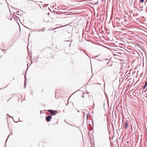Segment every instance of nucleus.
<instances>
[{"instance_id": "obj_48", "label": "nucleus", "mask_w": 147, "mask_h": 147, "mask_svg": "<svg viewBox=\"0 0 147 147\" xmlns=\"http://www.w3.org/2000/svg\"><path fill=\"white\" fill-rule=\"evenodd\" d=\"M73 94H74V93H72V95Z\"/></svg>"}, {"instance_id": "obj_35", "label": "nucleus", "mask_w": 147, "mask_h": 147, "mask_svg": "<svg viewBox=\"0 0 147 147\" xmlns=\"http://www.w3.org/2000/svg\"><path fill=\"white\" fill-rule=\"evenodd\" d=\"M119 12L120 11V12H121V10L119 9Z\"/></svg>"}, {"instance_id": "obj_6", "label": "nucleus", "mask_w": 147, "mask_h": 147, "mask_svg": "<svg viewBox=\"0 0 147 147\" xmlns=\"http://www.w3.org/2000/svg\"><path fill=\"white\" fill-rule=\"evenodd\" d=\"M128 123L127 122V121L126 120V122H125V129H127V127H128Z\"/></svg>"}, {"instance_id": "obj_52", "label": "nucleus", "mask_w": 147, "mask_h": 147, "mask_svg": "<svg viewBox=\"0 0 147 147\" xmlns=\"http://www.w3.org/2000/svg\"><path fill=\"white\" fill-rule=\"evenodd\" d=\"M1 89H0V90Z\"/></svg>"}, {"instance_id": "obj_43", "label": "nucleus", "mask_w": 147, "mask_h": 147, "mask_svg": "<svg viewBox=\"0 0 147 147\" xmlns=\"http://www.w3.org/2000/svg\"><path fill=\"white\" fill-rule=\"evenodd\" d=\"M7 86H6V87H5V88H6Z\"/></svg>"}, {"instance_id": "obj_34", "label": "nucleus", "mask_w": 147, "mask_h": 147, "mask_svg": "<svg viewBox=\"0 0 147 147\" xmlns=\"http://www.w3.org/2000/svg\"><path fill=\"white\" fill-rule=\"evenodd\" d=\"M98 60V61H102V60Z\"/></svg>"}, {"instance_id": "obj_15", "label": "nucleus", "mask_w": 147, "mask_h": 147, "mask_svg": "<svg viewBox=\"0 0 147 147\" xmlns=\"http://www.w3.org/2000/svg\"><path fill=\"white\" fill-rule=\"evenodd\" d=\"M98 3V1L97 2H95V3H94V5H97Z\"/></svg>"}, {"instance_id": "obj_14", "label": "nucleus", "mask_w": 147, "mask_h": 147, "mask_svg": "<svg viewBox=\"0 0 147 147\" xmlns=\"http://www.w3.org/2000/svg\"><path fill=\"white\" fill-rule=\"evenodd\" d=\"M53 111V110H50V109H49V110L48 111V112H50L51 113V112H52Z\"/></svg>"}, {"instance_id": "obj_17", "label": "nucleus", "mask_w": 147, "mask_h": 147, "mask_svg": "<svg viewBox=\"0 0 147 147\" xmlns=\"http://www.w3.org/2000/svg\"><path fill=\"white\" fill-rule=\"evenodd\" d=\"M82 9H89L88 8V7H85V8H84V7H83L82 8Z\"/></svg>"}, {"instance_id": "obj_3", "label": "nucleus", "mask_w": 147, "mask_h": 147, "mask_svg": "<svg viewBox=\"0 0 147 147\" xmlns=\"http://www.w3.org/2000/svg\"><path fill=\"white\" fill-rule=\"evenodd\" d=\"M57 113V111L56 110H53V111L51 113V115H56Z\"/></svg>"}, {"instance_id": "obj_12", "label": "nucleus", "mask_w": 147, "mask_h": 147, "mask_svg": "<svg viewBox=\"0 0 147 147\" xmlns=\"http://www.w3.org/2000/svg\"><path fill=\"white\" fill-rule=\"evenodd\" d=\"M90 115V114L89 113H88V114H87V116H86V118H87V119H88V117H89Z\"/></svg>"}, {"instance_id": "obj_44", "label": "nucleus", "mask_w": 147, "mask_h": 147, "mask_svg": "<svg viewBox=\"0 0 147 147\" xmlns=\"http://www.w3.org/2000/svg\"><path fill=\"white\" fill-rule=\"evenodd\" d=\"M146 12L147 13V10L146 11Z\"/></svg>"}, {"instance_id": "obj_9", "label": "nucleus", "mask_w": 147, "mask_h": 147, "mask_svg": "<svg viewBox=\"0 0 147 147\" xmlns=\"http://www.w3.org/2000/svg\"><path fill=\"white\" fill-rule=\"evenodd\" d=\"M124 18L125 19H126L127 21L129 20V18L127 16H125V15L123 16Z\"/></svg>"}, {"instance_id": "obj_46", "label": "nucleus", "mask_w": 147, "mask_h": 147, "mask_svg": "<svg viewBox=\"0 0 147 147\" xmlns=\"http://www.w3.org/2000/svg\"><path fill=\"white\" fill-rule=\"evenodd\" d=\"M108 60V59H106V60Z\"/></svg>"}, {"instance_id": "obj_10", "label": "nucleus", "mask_w": 147, "mask_h": 147, "mask_svg": "<svg viewBox=\"0 0 147 147\" xmlns=\"http://www.w3.org/2000/svg\"><path fill=\"white\" fill-rule=\"evenodd\" d=\"M124 23L127 24L128 23V21L126 19H124Z\"/></svg>"}, {"instance_id": "obj_33", "label": "nucleus", "mask_w": 147, "mask_h": 147, "mask_svg": "<svg viewBox=\"0 0 147 147\" xmlns=\"http://www.w3.org/2000/svg\"><path fill=\"white\" fill-rule=\"evenodd\" d=\"M115 10H116V11L117 12V10H114V11H115Z\"/></svg>"}, {"instance_id": "obj_42", "label": "nucleus", "mask_w": 147, "mask_h": 147, "mask_svg": "<svg viewBox=\"0 0 147 147\" xmlns=\"http://www.w3.org/2000/svg\"><path fill=\"white\" fill-rule=\"evenodd\" d=\"M30 36V34H29V36H28V37H29Z\"/></svg>"}, {"instance_id": "obj_45", "label": "nucleus", "mask_w": 147, "mask_h": 147, "mask_svg": "<svg viewBox=\"0 0 147 147\" xmlns=\"http://www.w3.org/2000/svg\"><path fill=\"white\" fill-rule=\"evenodd\" d=\"M110 66V65H108V66H107L108 67H109V66Z\"/></svg>"}, {"instance_id": "obj_11", "label": "nucleus", "mask_w": 147, "mask_h": 147, "mask_svg": "<svg viewBox=\"0 0 147 147\" xmlns=\"http://www.w3.org/2000/svg\"><path fill=\"white\" fill-rule=\"evenodd\" d=\"M123 11V12L125 13L126 14L128 15V13L127 12H126V10H122Z\"/></svg>"}, {"instance_id": "obj_4", "label": "nucleus", "mask_w": 147, "mask_h": 147, "mask_svg": "<svg viewBox=\"0 0 147 147\" xmlns=\"http://www.w3.org/2000/svg\"><path fill=\"white\" fill-rule=\"evenodd\" d=\"M71 41H70V40H65L64 42H66L67 45H69V46L70 45L71 43Z\"/></svg>"}, {"instance_id": "obj_47", "label": "nucleus", "mask_w": 147, "mask_h": 147, "mask_svg": "<svg viewBox=\"0 0 147 147\" xmlns=\"http://www.w3.org/2000/svg\"><path fill=\"white\" fill-rule=\"evenodd\" d=\"M9 10L10 12H11L10 9H9Z\"/></svg>"}, {"instance_id": "obj_28", "label": "nucleus", "mask_w": 147, "mask_h": 147, "mask_svg": "<svg viewBox=\"0 0 147 147\" xmlns=\"http://www.w3.org/2000/svg\"><path fill=\"white\" fill-rule=\"evenodd\" d=\"M27 67H28V66H29V64H28L27 65Z\"/></svg>"}, {"instance_id": "obj_50", "label": "nucleus", "mask_w": 147, "mask_h": 147, "mask_svg": "<svg viewBox=\"0 0 147 147\" xmlns=\"http://www.w3.org/2000/svg\"><path fill=\"white\" fill-rule=\"evenodd\" d=\"M86 55L88 56V55L87 54H86Z\"/></svg>"}, {"instance_id": "obj_37", "label": "nucleus", "mask_w": 147, "mask_h": 147, "mask_svg": "<svg viewBox=\"0 0 147 147\" xmlns=\"http://www.w3.org/2000/svg\"><path fill=\"white\" fill-rule=\"evenodd\" d=\"M77 13H74V15H76V14Z\"/></svg>"}, {"instance_id": "obj_8", "label": "nucleus", "mask_w": 147, "mask_h": 147, "mask_svg": "<svg viewBox=\"0 0 147 147\" xmlns=\"http://www.w3.org/2000/svg\"><path fill=\"white\" fill-rule=\"evenodd\" d=\"M52 10V11L53 12H54V13H55H55L57 14H59V13H60V12H59V11H56L53 10Z\"/></svg>"}, {"instance_id": "obj_16", "label": "nucleus", "mask_w": 147, "mask_h": 147, "mask_svg": "<svg viewBox=\"0 0 147 147\" xmlns=\"http://www.w3.org/2000/svg\"><path fill=\"white\" fill-rule=\"evenodd\" d=\"M144 0H140V1L141 3H143L144 2Z\"/></svg>"}, {"instance_id": "obj_49", "label": "nucleus", "mask_w": 147, "mask_h": 147, "mask_svg": "<svg viewBox=\"0 0 147 147\" xmlns=\"http://www.w3.org/2000/svg\"><path fill=\"white\" fill-rule=\"evenodd\" d=\"M57 9L56 8H55V9Z\"/></svg>"}, {"instance_id": "obj_22", "label": "nucleus", "mask_w": 147, "mask_h": 147, "mask_svg": "<svg viewBox=\"0 0 147 147\" xmlns=\"http://www.w3.org/2000/svg\"><path fill=\"white\" fill-rule=\"evenodd\" d=\"M19 13V11H17V14L18 15H21V14H20Z\"/></svg>"}, {"instance_id": "obj_41", "label": "nucleus", "mask_w": 147, "mask_h": 147, "mask_svg": "<svg viewBox=\"0 0 147 147\" xmlns=\"http://www.w3.org/2000/svg\"><path fill=\"white\" fill-rule=\"evenodd\" d=\"M109 63V61H108V62H107V65Z\"/></svg>"}, {"instance_id": "obj_29", "label": "nucleus", "mask_w": 147, "mask_h": 147, "mask_svg": "<svg viewBox=\"0 0 147 147\" xmlns=\"http://www.w3.org/2000/svg\"><path fill=\"white\" fill-rule=\"evenodd\" d=\"M26 74L24 75V78H26Z\"/></svg>"}, {"instance_id": "obj_27", "label": "nucleus", "mask_w": 147, "mask_h": 147, "mask_svg": "<svg viewBox=\"0 0 147 147\" xmlns=\"http://www.w3.org/2000/svg\"><path fill=\"white\" fill-rule=\"evenodd\" d=\"M27 67H28V66H29V64H28L27 65Z\"/></svg>"}, {"instance_id": "obj_18", "label": "nucleus", "mask_w": 147, "mask_h": 147, "mask_svg": "<svg viewBox=\"0 0 147 147\" xmlns=\"http://www.w3.org/2000/svg\"><path fill=\"white\" fill-rule=\"evenodd\" d=\"M138 14H134V13L133 14V16H137L138 15Z\"/></svg>"}, {"instance_id": "obj_1", "label": "nucleus", "mask_w": 147, "mask_h": 147, "mask_svg": "<svg viewBox=\"0 0 147 147\" xmlns=\"http://www.w3.org/2000/svg\"><path fill=\"white\" fill-rule=\"evenodd\" d=\"M124 18L123 16L122 17L120 18L119 20V23H120L121 24H123V23H124Z\"/></svg>"}, {"instance_id": "obj_30", "label": "nucleus", "mask_w": 147, "mask_h": 147, "mask_svg": "<svg viewBox=\"0 0 147 147\" xmlns=\"http://www.w3.org/2000/svg\"><path fill=\"white\" fill-rule=\"evenodd\" d=\"M9 135L8 136V137H7V140H6V142H7V139L8 138V137H9Z\"/></svg>"}, {"instance_id": "obj_38", "label": "nucleus", "mask_w": 147, "mask_h": 147, "mask_svg": "<svg viewBox=\"0 0 147 147\" xmlns=\"http://www.w3.org/2000/svg\"><path fill=\"white\" fill-rule=\"evenodd\" d=\"M51 12H52V11H51V10L50 9L49 10Z\"/></svg>"}, {"instance_id": "obj_20", "label": "nucleus", "mask_w": 147, "mask_h": 147, "mask_svg": "<svg viewBox=\"0 0 147 147\" xmlns=\"http://www.w3.org/2000/svg\"><path fill=\"white\" fill-rule=\"evenodd\" d=\"M33 31H34V32H36V31H38V32H40L41 31L40 30H33Z\"/></svg>"}, {"instance_id": "obj_51", "label": "nucleus", "mask_w": 147, "mask_h": 147, "mask_svg": "<svg viewBox=\"0 0 147 147\" xmlns=\"http://www.w3.org/2000/svg\"><path fill=\"white\" fill-rule=\"evenodd\" d=\"M48 8H49V9H50L49 7H48Z\"/></svg>"}, {"instance_id": "obj_32", "label": "nucleus", "mask_w": 147, "mask_h": 147, "mask_svg": "<svg viewBox=\"0 0 147 147\" xmlns=\"http://www.w3.org/2000/svg\"><path fill=\"white\" fill-rule=\"evenodd\" d=\"M56 28H55L53 29H52V30H55V29Z\"/></svg>"}, {"instance_id": "obj_31", "label": "nucleus", "mask_w": 147, "mask_h": 147, "mask_svg": "<svg viewBox=\"0 0 147 147\" xmlns=\"http://www.w3.org/2000/svg\"><path fill=\"white\" fill-rule=\"evenodd\" d=\"M79 132H80V133L81 132V131L80 130V129H79Z\"/></svg>"}, {"instance_id": "obj_23", "label": "nucleus", "mask_w": 147, "mask_h": 147, "mask_svg": "<svg viewBox=\"0 0 147 147\" xmlns=\"http://www.w3.org/2000/svg\"><path fill=\"white\" fill-rule=\"evenodd\" d=\"M45 30V29H44V28H42V30H41V31H44Z\"/></svg>"}, {"instance_id": "obj_7", "label": "nucleus", "mask_w": 147, "mask_h": 147, "mask_svg": "<svg viewBox=\"0 0 147 147\" xmlns=\"http://www.w3.org/2000/svg\"><path fill=\"white\" fill-rule=\"evenodd\" d=\"M147 86V81H146L145 82V84L143 88V89L144 90L145 89L146 87Z\"/></svg>"}, {"instance_id": "obj_39", "label": "nucleus", "mask_w": 147, "mask_h": 147, "mask_svg": "<svg viewBox=\"0 0 147 147\" xmlns=\"http://www.w3.org/2000/svg\"><path fill=\"white\" fill-rule=\"evenodd\" d=\"M138 10V11H141V10H142L141 9L140 11V10Z\"/></svg>"}, {"instance_id": "obj_26", "label": "nucleus", "mask_w": 147, "mask_h": 147, "mask_svg": "<svg viewBox=\"0 0 147 147\" xmlns=\"http://www.w3.org/2000/svg\"><path fill=\"white\" fill-rule=\"evenodd\" d=\"M71 96H70L69 97V98H68V102H69V99H70V98Z\"/></svg>"}, {"instance_id": "obj_25", "label": "nucleus", "mask_w": 147, "mask_h": 147, "mask_svg": "<svg viewBox=\"0 0 147 147\" xmlns=\"http://www.w3.org/2000/svg\"><path fill=\"white\" fill-rule=\"evenodd\" d=\"M84 94H83L82 96V97L84 98Z\"/></svg>"}, {"instance_id": "obj_2", "label": "nucleus", "mask_w": 147, "mask_h": 147, "mask_svg": "<svg viewBox=\"0 0 147 147\" xmlns=\"http://www.w3.org/2000/svg\"><path fill=\"white\" fill-rule=\"evenodd\" d=\"M51 118L52 116L51 115H49L46 117V120L47 122H49L50 121Z\"/></svg>"}, {"instance_id": "obj_24", "label": "nucleus", "mask_w": 147, "mask_h": 147, "mask_svg": "<svg viewBox=\"0 0 147 147\" xmlns=\"http://www.w3.org/2000/svg\"><path fill=\"white\" fill-rule=\"evenodd\" d=\"M113 10H112V14H113Z\"/></svg>"}, {"instance_id": "obj_36", "label": "nucleus", "mask_w": 147, "mask_h": 147, "mask_svg": "<svg viewBox=\"0 0 147 147\" xmlns=\"http://www.w3.org/2000/svg\"><path fill=\"white\" fill-rule=\"evenodd\" d=\"M130 12H131V13H133L132 11H129V13H130Z\"/></svg>"}, {"instance_id": "obj_5", "label": "nucleus", "mask_w": 147, "mask_h": 147, "mask_svg": "<svg viewBox=\"0 0 147 147\" xmlns=\"http://www.w3.org/2000/svg\"><path fill=\"white\" fill-rule=\"evenodd\" d=\"M76 36L77 37V39L78 40V44L79 45V42H80V40L79 39V38H80L79 35V34L78 33V32H77L76 33Z\"/></svg>"}, {"instance_id": "obj_19", "label": "nucleus", "mask_w": 147, "mask_h": 147, "mask_svg": "<svg viewBox=\"0 0 147 147\" xmlns=\"http://www.w3.org/2000/svg\"><path fill=\"white\" fill-rule=\"evenodd\" d=\"M26 86V81H25L24 82V88H25V87Z\"/></svg>"}, {"instance_id": "obj_13", "label": "nucleus", "mask_w": 147, "mask_h": 147, "mask_svg": "<svg viewBox=\"0 0 147 147\" xmlns=\"http://www.w3.org/2000/svg\"><path fill=\"white\" fill-rule=\"evenodd\" d=\"M146 2H147V1H146V2H145V3L144 5H145V6L146 7V8H147V4H146Z\"/></svg>"}, {"instance_id": "obj_21", "label": "nucleus", "mask_w": 147, "mask_h": 147, "mask_svg": "<svg viewBox=\"0 0 147 147\" xmlns=\"http://www.w3.org/2000/svg\"><path fill=\"white\" fill-rule=\"evenodd\" d=\"M7 116H8L9 117H11L12 118H13V117L12 116H10L8 114H7Z\"/></svg>"}, {"instance_id": "obj_40", "label": "nucleus", "mask_w": 147, "mask_h": 147, "mask_svg": "<svg viewBox=\"0 0 147 147\" xmlns=\"http://www.w3.org/2000/svg\"><path fill=\"white\" fill-rule=\"evenodd\" d=\"M98 56V55H97V56H95V57H97Z\"/></svg>"}]
</instances>
